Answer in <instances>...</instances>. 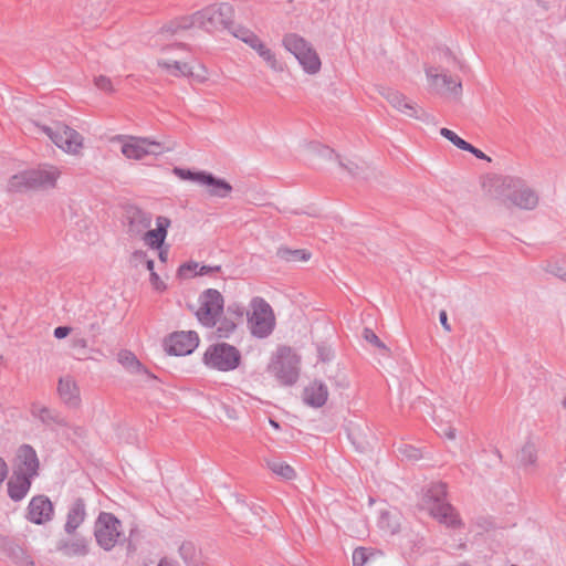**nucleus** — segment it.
Segmentation results:
<instances>
[{
  "instance_id": "1",
  "label": "nucleus",
  "mask_w": 566,
  "mask_h": 566,
  "mask_svg": "<svg viewBox=\"0 0 566 566\" xmlns=\"http://www.w3.org/2000/svg\"><path fill=\"white\" fill-rule=\"evenodd\" d=\"M154 60L157 67L174 77H187L197 84L210 80L209 70L200 62L188 59L186 48L179 43L156 41Z\"/></svg>"
},
{
  "instance_id": "2",
  "label": "nucleus",
  "mask_w": 566,
  "mask_h": 566,
  "mask_svg": "<svg viewBox=\"0 0 566 566\" xmlns=\"http://www.w3.org/2000/svg\"><path fill=\"white\" fill-rule=\"evenodd\" d=\"M24 125L30 134L43 133L54 146L66 155L77 157L82 156L84 151V137L64 122H53L50 125H41L33 119H29Z\"/></svg>"
},
{
  "instance_id": "3",
  "label": "nucleus",
  "mask_w": 566,
  "mask_h": 566,
  "mask_svg": "<svg viewBox=\"0 0 566 566\" xmlns=\"http://www.w3.org/2000/svg\"><path fill=\"white\" fill-rule=\"evenodd\" d=\"M247 326L252 336L266 338L275 329L276 317L272 306L261 297H254L247 312Z\"/></svg>"
},
{
  "instance_id": "4",
  "label": "nucleus",
  "mask_w": 566,
  "mask_h": 566,
  "mask_svg": "<svg viewBox=\"0 0 566 566\" xmlns=\"http://www.w3.org/2000/svg\"><path fill=\"white\" fill-rule=\"evenodd\" d=\"M283 46L298 62L302 70L310 75L317 74L322 69V60L315 48L296 33H287L282 40Z\"/></svg>"
},
{
  "instance_id": "5",
  "label": "nucleus",
  "mask_w": 566,
  "mask_h": 566,
  "mask_svg": "<svg viewBox=\"0 0 566 566\" xmlns=\"http://www.w3.org/2000/svg\"><path fill=\"white\" fill-rule=\"evenodd\" d=\"M241 360V352L228 343L211 344L202 355L206 367L219 371L234 370L240 366Z\"/></svg>"
},
{
  "instance_id": "6",
  "label": "nucleus",
  "mask_w": 566,
  "mask_h": 566,
  "mask_svg": "<svg viewBox=\"0 0 566 566\" xmlns=\"http://www.w3.org/2000/svg\"><path fill=\"white\" fill-rule=\"evenodd\" d=\"M114 145L127 159L142 160L148 156H158L166 150L164 143L148 137L124 136Z\"/></svg>"
},
{
  "instance_id": "7",
  "label": "nucleus",
  "mask_w": 566,
  "mask_h": 566,
  "mask_svg": "<svg viewBox=\"0 0 566 566\" xmlns=\"http://www.w3.org/2000/svg\"><path fill=\"white\" fill-rule=\"evenodd\" d=\"M269 369L281 384L293 385L300 375V358L290 347H281Z\"/></svg>"
},
{
  "instance_id": "8",
  "label": "nucleus",
  "mask_w": 566,
  "mask_h": 566,
  "mask_svg": "<svg viewBox=\"0 0 566 566\" xmlns=\"http://www.w3.org/2000/svg\"><path fill=\"white\" fill-rule=\"evenodd\" d=\"M223 308L224 300L222 294L214 289H208L199 295L195 307V315L201 325L212 327L217 325Z\"/></svg>"
},
{
  "instance_id": "9",
  "label": "nucleus",
  "mask_w": 566,
  "mask_h": 566,
  "mask_svg": "<svg viewBox=\"0 0 566 566\" xmlns=\"http://www.w3.org/2000/svg\"><path fill=\"white\" fill-rule=\"evenodd\" d=\"M122 523L111 513H101L95 521L94 535L97 544L109 551L122 537Z\"/></svg>"
},
{
  "instance_id": "10",
  "label": "nucleus",
  "mask_w": 566,
  "mask_h": 566,
  "mask_svg": "<svg viewBox=\"0 0 566 566\" xmlns=\"http://www.w3.org/2000/svg\"><path fill=\"white\" fill-rule=\"evenodd\" d=\"M200 344V337L195 331H176L167 335L163 346L170 356H187L192 354Z\"/></svg>"
},
{
  "instance_id": "11",
  "label": "nucleus",
  "mask_w": 566,
  "mask_h": 566,
  "mask_svg": "<svg viewBox=\"0 0 566 566\" xmlns=\"http://www.w3.org/2000/svg\"><path fill=\"white\" fill-rule=\"evenodd\" d=\"M4 188L12 196L44 193L55 188V179H6Z\"/></svg>"
},
{
  "instance_id": "12",
  "label": "nucleus",
  "mask_w": 566,
  "mask_h": 566,
  "mask_svg": "<svg viewBox=\"0 0 566 566\" xmlns=\"http://www.w3.org/2000/svg\"><path fill=\"white\" fill-rule=\"evenodd\" d=\"M427 78L430 86L444 96L459 97L462 91L461 81L452 77L447 73L439 72L438 69L430 67L427 70Z\"/></svg>"
},
{
  "instance_id": "13",
  "label": "nucleus",
  "mask_w": 566,
  "mask_h": 566,
  "mask_svg": "<svg viewBox=\"0 0 566 566\" xmlns=\"http://www.w3.org/2000/svg\"><path fill=\"white\" fill-rule=\"evenodd\" d=\"M40 469V461L35 450L28 446H20L15 451L13 460V472L34 478L38 475Z\"/></svg>"
},
{
  "instance_id": "14",
  "label": "nucleus",
  "mask_w": 566,
  "mask_h": 566,
  "mask_svg": "<svg viewBox=\"0 0 566 566\" xmlns=\"http://www.w3.org/2000/svg\"><path fill=\"white\" fill-rule=\"evenodd\" d=\"M54 516V505L45 495L33 496L27 507L25 517L33 524H45Z\"/></svg>"
},
{
  "instance_id": "15",
  "label": "nucleus",
  "mask_w": 566,
  "mask_h": 566,
  "mask_svg": "<svg viewBox=\"0 0 566 566\" xmlns=\"http://www.w3.org/2000/svg\"><path fill=\"white\" fill-rule=\"evenodd\" d=\"M388 103L401 115L411 119H421L424 116V111L416 102L407 98L398 92H392L387 95Z\"/></svg>"
},
{
  "instance_id": "16",
  "label": "nucleus",
  "mask_w": 566,
  "mask_h": 566,
  "mask_svg": "<svg viewBox=\"0 0 566 566\" xmlns=\"http://www.w3.org/2000/svg\"><path fill=\"white\" fill-rule=\"evenodd\" d=\"M242 310L239 306H229L227 315L219 316L214 326L216 333L221 338H229L237 329L242 318Z\"/></svg>"
},
{
  "instance_id": "17",
  "label": "nucleus",
  "mask_w": 566,
  "mask_h": 566,
  "mask_svg": "<svg viewBox=\"0 0 566 566\" xmlns=\"http://www.w3.org/2000/svg\"><path fill=\"white\" fill-rule=\"evenodd\" d=\"M170 226V220L166 217H158L156 219V228L147 229L139 237L145 245L151 249H159L167 237V230Z\"/></svg>"
},
{
  "instance_id": "18",
  "label": "nucleus",
  "mask_w": 566,
  "mask_h": 566,
  "mask_svg": "<svg viewBox=\"0 0 566 566\" xmlns=\"http://www.w3.org/2000/svg\"><path fill=\"white\" fill-rule=\"evenodd\" d=\"M329 392L328 388L322 381L314 380L310 382L303 391V400L304 402L313 408L323 407L327 399Z\"/></svg>"
},
{
  "instance_id": "19",
  "label": "nucleus",
  "mask_w": 566,
  "mask_h": 566,
  "mask_svg": "<svg viewBox=\"0 0 566 566\" xmlns=\"http://www.w3.org/2000/svg\"><path fill=\"white\" fill-rule=\"evenodd\" d=\"M33 478L13 472L7 483L8 495L13 501H21L30 491Z\"/></svg>"
},
{
  "instance_id": "20",
  "label": "nucleus",
  "mask_w": 566,
  "mask_h": 566,
  "mask_svg": "<svg viewBox=\"0 0 566 566\" xmlns=\"http://www.w3.org/2000/svg\"><path fill=\"white\" fill-rule=\"evenodd\" d=\"M201 191L209 197L224 198L231 193L232 187L224 179H196Z\"/></svg>"
},
{
  "instance_id": "21",
  "label": "nucleus",
  "mask_w": 566,
  "mask_h": 566,
  "mask_svg": "<svg viewBox=\"0 0 566 566\" xmlns=\"http://www.w3.org/2000/svg\"><path fill=\"white\" fill-rule=\"evenodd\" d=\"M57 392L65 403L73 407L80 405V389L71 377H62L59 380Z\"/></svg>"
},
{
  "instance_id": "22",
  "label": "nucleus",
  "mask_w": 566,
  "mask_h": 566,
  "mask_svg": "<svg viewBox=\"0 0 566 566\" xmlns=\"http://www.w3.org/2000/svg\"><path fill=\"white\" fill-rule=\"evenodd\" d=\"M128 232L133 237H140L150 227V217L138 209L128 211Z\"/></svg>"
},
{
  "instance_id": "23",
  "label": "nucleus",
  "mask_w": 566,
  "mask_h": 566,
  "mask_svg": "<svg viewBox=\"0 0 566 566\" xmlns=\"http://www.w3.org/2000/svg\"><path fill=\"white\" fill-rule=\"evenodd\" d=\"M86 516L85 513V506L81 501L74 502L66 514V521L64 528L66 533L72 534L74 533L80 525L84 522Z\"/></svg>"
},
{
  "instance_id": "24",
  "label": "nucleus",
  "mask_w": 566,
  "mask_h": 566,
  "mask_svg": "<svg viewBox=\"0 0 566 566\" xmlns=\"http://www.w3.org/2000/svg\"><path fill=\"white\" fill-rule=\"evenodd\" d=\"M431 515L437 518L440 523L447 525H455L458 521V515L454 512L453 507L444 502H436L430 507Z\"/></svg>"
},
{
  "instance_id": "25",
  "label": "nucleus",
  "mask_w": 566,
  "mask_h": 566,
  "mask_svg": "<svg viewBox=\"0 0 566 566\" xmlns=\"http://www.w3.org/2000/svg\"><path fill=\"white\" fill-rule=\"evenodd\" d=\"M465 151L471 153L472 155H474L479 159H484V160H486L489 163H493V159L491 157H489L482 150L475 148L471 144H470V147L465 149ZM494 164L497 167V171L499 172H504V174L515 172L514 163L511 159H509V158L497 157L494 160Z\"/></svg>"
},
{
  "instance_id": "26",
  "label": "nucleus",
  "mask_w": 566,
  "mask_h": 566,
  "mask_svg": "<svg viewBox=\"0 0 566 566\" xmlns=\"http://www.w3.org/2000/svg\"><path fill=\"white\" fill-rule=\"evenodd\" d=\"M266 468L275 475L284 480H294L296 478V471L292 465L284 461L270 459L266 460Z\"/></svg>"
},
{
  "instance_id": "27",
  "label": "nucleus",
  "mask_w": 566,
  "mask_h": 566,
  "mask_svg": "<svg viewBox=\"0 0 566 566\" xmlns=\"http://www.w3.org/2000/svg\"><path fill=\"white\" fill-rule=\"evenodd\" d=\"M231 13H232V8L230 6L220 4V6H213V7H209V8L205 9L200 13V17L202 18L203 21L212 23V22L217 21L219 18H221L223 15L231 14Z\"/></svg>"
},
{
  "instance_id": "28",
  "label": "nucleus",
  "mask_w": 566,
  "mask_h": 566,
  "mask_svg": "<svg viewBox=\"0 0 566 566\" xmlns=\"http://www.w3.org/2000/svg\"><path fill=\"white\" fill-rule=\"evenodd\" d=\"M537 460V447L534 442H525L518 451V461L523 465H533Z\"/></svg>"
},
{
  "instance_id": "29",
  "label": "nucleus",
  "mask_w": 566,
  "mask_h": 566,
  "mask_svg": "<svg viewBox=\"0 0 566 566\" xmlns=\"http://www.w3.org/2000/svg\"><path fill=\"white\" fill-rule=\"evenodd\" d=\"M377 553L365 547H358L353 553L354 566H368L376 560Z\"/></svg>"
},
{
  "instance_id": "30",
  "label": "nucleus",
  "mask_w": 566,
  "mask_h": 566,
  "mask_svg": "<svg viewBox=\"0 0 566 566\" xmlns=\"http://www.w3.org/2000/svg\"><path fill=\"white\" fill-rule=\"evenodd\" d=\"M94 87L105 95H113L116 92V85L109 76L97 74L93 76Z\"/></svg>"
},
{
  "instance_id": "31",
  "label": "nucleus",
  "mask_w": 566,
  "mask_h": 566,
  "mask_svg": "<svg viewBox=\"0 0 566 566\" xmlns=\"http://www.w3.org/2000/svg\"><path fill=\"white\" fill-rule=\"evenodd\" d=\"M514 202L522 209H533L537 205V197L528 190H523L514 196Z\"/></svg>"
},
{
  "instance_id": "32",
  "label": "nucleus",
  "mask_w": 566,
  "mask_h": 566,
  "mask_svg": "<svg viewBox=\"0 0 566 566\" xmlns=\"http://www.w3.org/2000/svg\"><path fill=\"white\" fill-rule=\"evenodd\" d=\"M60 549L69 556L72 555H84L87 553L88 544L85 539H77L72 543L63 544Z\"/></svg>"
},
{
  "instance_id": "33",
  "label": "nucleus",
  "mask_w": 566,
  "mask_h": 566,
  "mask_svg": "<svg viewBox=\"0 0 566 566\" xmlns=\"http://www.w3.org/2000/svg\"><path fill=\"white\" fill-rule=\"evenodd\" d=\"M440 135L461 150H465L467 148L470 147V144L468 142L462 139L457 133L449 128H441Z\"/></svg>"
},
{
  "instance_id": "34",
  "label": "nucleus",
  "mask_w": 566,
  "mask_h": 566,
  "mask_svg": "<svg viewBox=\"0 0 566 566\" xmlns=\"http://www.w3.org/2000/svg\"><path fill=\"white\" fill-rule=\"evenodd\" d=\"M283 258L287 261V262H293V263H297V262H306L311 259V253L306 250H286L284 251L283 253Z\"/></svg>"
},
{
  "instance_id": "35",
  "label": "nucleus",
  "mask_w": 566,
  "mask_h": 566,
  "mask_svg": "<svg viewBox=\"0 0 566 566\" xmlns=\"http://www.w3.org/2000/svg\"><path fill=\"white\" fill-rule=\"evenodd\" d=\"M119 363L128 369H138L140 367L139 361L129 352H122L118 355Z\"/></svg>"
},
{
  "instance_id": "36",
  "label": "nucleus",
  "mask_w": 566,
  "mask_h": 566,
  "mask_svg": "<svg viewBox=\"0 0 566 566\" xmlns=\"http://www.w3.org/2000/svg\"><path fill=\"white\" fill-rule=\"evenodd\" d=\"M149 281H150L151 289L156 293L163 294L166 292V290H167L166 280L164 277H161L157 272H151Z\"/></svg>"
},
{
  "instance_id": "37",
  "label": "nucleus",
  "mask_w": 566,
  "mask_h": 566,
  "mask_svg": "<svg viewBox=\"0 0 566 566\" xmlns=\"http://www.w3.org/2000/svg\"><path fill=\"white\" fill-rule=\"evenodd\" d=\"M233 35L248 45H250L258 38V35L254 34L251 30L241 27L234 29Z\"/></svg>"
},
{
  "instance_id": "38",
  "label": "nucleus",
  "mask_w": 566,
  "mask_h": 566,
  "mask_svg": "<svg viewBox=\"0 0 566 566\" xmlns=\"http://www.w3.org/2000/svg\"><path fill=\"white\" fill-rule=\"evenodd\" d=\"M265 63L268 66H270L271 69L273 70H277L280 69V64H279V61L275 56V54L271 51L270 48H266L265 51H263L260 55H259Z\"/></svg>"
},
{
  "instance_id": "39",
  "label": "nucleus",
  "mask_w": 566,
  "mask_h": 566,
  "mask_svg": "<svg viewBox=\"0 0 566 566\" xmlns=\"http://www.w3.org/2000/svg\"><path fill=\"white\" fill-rule=\"evenodd\" d=\"M364 338L368 343L377 346L378 348L387 349L386 345L379 339V337L371 329L366 328L364 331Z\"/></svg>"
},
{
  "instance_id": "40",
  "label": "nucleus",
  "mask_w": 566,
  "mask_h": 566,
  "mask_svg": "<svg viewBox=\"0 0 566 566\" xmlns=\"http://www.w3.org/2000/svg\"><path fill=\"white\" fill-rule=\"evenodd\" d=\"M134 260L136 262H144L145 265H146V269L149 271V273L151 274V272H155L154 270V261L151 259H145V253L143 251H136L134 253Z\"/></svg>"
},
{
  "instance_id": "41",
  "label": "nucleus",
  "mask_w": 566,
  "mask_h": 566,
  "mask_svg": "<svg viewBox=\"0 0 566 566\" xmlns=\"http://www.w3.org/2000/svg\"><path fill=\"white\" fill-rule=\"evenodd\" d=\"M59 174L60 171L57 170V168L52 165H44L39 169V175L41 177H53Z\"/></svg>"
},
{
  "instance_id": "42",
  "label": "nucleus",
  "mask_w": 566,
  "mask_h": 566,
  "mask_svg": "<svg viewBox=\"0 0 566 566\" xmlns=\"http://www.w3.org/2000/svg\"><path fill=\"white\" fill-rule=\"evenodd\" d=\"M197 265L184 264L179 268V275L182 277H190L195 273Z\"/></svg>"
},
{
  "instance_id": "43",
  "label": "nucleus",
  "mask_w": 566,
  "mask_h": 566,
  "mask_svg": "<svg viewBox=\"0 0 566 566\" xmlns=\"http://www.w3.org/2000/svg\"><path fill=\"white\" fill-rule=\"evenodd\" d=\"M249 46H251L259 55L268 48L259 36Z\"/></svg>"
},
{
  "instance_id": "44",
  "label": "nucleus",
  "mask_w": 566,
  "mask_h": 566,
  "mask_svg": "<svg viewBox=\"0 0 566 566\" xmlns=\"http://www.w3.org/2000/svg\"><path fill=\"white\" fill-rule=\"evenodd\" d=\"M175 174L178 175V177H189V178L208 177L207 175L201 174V172H191L189 170H184V169H175Z\"/></svg>"
},
{
  "instance_id": "45",
  "label": "nucleus",
  "mask_w": 566,
  "mask_h": 566,
  "mask_svg": "<svg viewBox=\"0 0 566 566\" xmlns=\"http://www.w3.org/2000/svg\"><path fill=\"white\" fill-rule=\"evenodd\" d=\"M71 333V328L67 326H59L54 329V336L59 339L65 338Z\"/></svg>"
},
{
  "instance_id": "46",
  "label": "nucleus",
  "mask_w": 566,
  "mask_h": 566,
  "mask_svg": "<svg viewBox=\"0 0 566 566\" xmlns=\"http://www.w3.org/2000/svg\"><path fill=\"white\" fill-rule=\"evenodd\" d=\"M439 319H440V323H441V325H442L443 329H444L446 332H450V331H451V326H450V324L448 323V316H447V312H446V311H441V312L439 313Z\"/></svg>"
},
{
  "instance_id": "47",
  "label": "nucleus",
  "mask_w": 566,
  "mask_h": 566,
  "mask_svg": "<svg viewBox=\"0 0 566 566\" xmlns=\"http://www.w3.org/2000/svg\"><path fill=\"white\" fill-rule=\"evenodd\" d=\"M191 551H193V546L190 543H185L180 547V553L185 558L189 557Z\"/></svg>"
},
{
  "instance_id": "48",
  "label": "nucleus",
  "mask_w": 566,
  "mask_h": 566,
  "mask_svg": "<svg viewBox=\"0 0 566 566\" xmlns=\"http://www.w3.org/2000/svg\"><path fill=\"white\" fill-rule=\"evenodd\" d=\"M158 566H176L171 560H169L168 558H163Z\"/></svg>"
},
{
  "instance_id": "49",
  "label": "nucleus",
  "mask_w": 566,
  "mask_h": 566,
  "mask_svg": "<svg viewBox=\"0 0 566 566\" xmlns=\"http://www.w3.org/2000/svg\"><path fill=\"white\" fill-rule=\"evenodd\" d=\"M388 518H389V515L388 514H385L381 516V526L385 527V526H389L388 525Z\"/></svg>"
},
{
  "instance_id": "50",
  "label": "nucleus",
  "mask_w": 566,
  "mask_h": 566,
  "mask_svg": "<svg viewBox=\"0 0 566 566\" xmlns=\"http://www.w3.org/2000/svg\"><path fill=\"white\" fill-rule=\"evenodd\" d=\"M446 436L450 439V440H453L455 438V431L453 429H449L447 432H446Z\"/></svg>"
},
{
  "instance_id": "51",
  "label": "nucleus",
  "mask_w": 566,
  "mask_h": 566,
  "mask_svg": "<svg viewBox=\"0 0 566 566\" xmlns=\"http://www.w3.org/2000/svg\"><path fill=\"white\" fill-rule=\"evenodd\" d=\"M270 424L274 428V429H279V423L274 420H270Z\"/></svg>"
},
{
  "instance_id": "52",
  "label": "nucleus",
  "mask_w": 566,
  "mask_h": 566,
  "mask_svg": "<svg viewBox=\"0 0 566 566\" xmlns=\"http://www.w3.org/2000/svg\"><path fill=\"white\" fill-rule=\"evenodd\" d=\"M159 256H160V259H161L163 261L165 260V255H164V253H163V252H160V253H159Z\"/></svg>"
},
{
  "instance_id": "53",
  "label": "nucleus",
  "mask_w": 566,
  "mask_h": 566,
  "mask_svg": "<svg viewBox=\"0 0 566 566\" xmlns=\"http://www.w3.org/2000/svg\"><path fill=\"white\" fill-rule=\"evenodd\" d=\"M293 0H289V2H292Z\"/></svg>"
}]
</instances>
